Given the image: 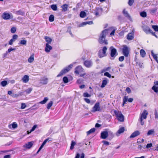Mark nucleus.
I'll list each match as a JSON object with an SVG mask.
<instances>
[{"mask_svg":"<svg viewBox=\"0 0 158 158\" xmlns=\"http://www.w3.org/2000/svg\"><path fill=\"white\" fill-rule=\"evenodd\" d=\"M128 99V96H124L123 98V103L122 105V106H123L126 103V102L127 101Z\"/></svg>","mask_w":158,"mask_h":158,"instance_id":"30","label":"nucleus"},{"mask_svg":"<svg viewBox=\"0 0 158 158\" xmlns=\"http://www.w3.org/2000/svg\"><path fill=\"white\" fill-rule=\"evenodd\" d=\"M140 55L142 57H144L146 55V52L143 49H141L140 51Z\"/></svg>","mask_w":158,"mask_h":158,"instance_id":"27","label":"nucleus"},{"mask_svg":"<svg viewBox=\"0 0 158 158\" xmlns=\"http://www.w3.org/2000/svg\"><path fill=\"white\" fill-rule=\"evenodd\" d=\"M123 12V14L124 15V16L128 18L130 17V15L128 13V12L127 11H126L125 10H124Z\"/></svg>","mask_w":158,"mask_h":158,"instance_id":"28","label":"nucleus"},{"mask_svg":"<svg viewBox=\"0 0 158 158\" xmlns=\"http://www.w3.org/2000/svg\"><path fill=\"white\" fill-rule=\"evenodd\" d=\"M104 145H108L109 144V143L106 141H102Z\"/></svg>","mask_w":158,"mask_h":158,"instance_id":"60","label":"nucleus"},{"mask_svg":"<svg viewBox=\"0 0 158 158\" xmlns=\"http://www.w3.org/2000/svg\"><path fill=\"white\" fill-rule=\"evenodd\" d=\"M16 14L18 15H20L22 16L24 14V13L21 10L16 11Z\"/></svg>","mask_w":158,"mask_h":158,"instance_id":"34","label":"nucleus"},{"mask_svg":"<svg viewBox=\"0 0 158 158\" xmlns=\"http://www.w3.org/2000/svg\"><path fill=\"white\" fill-rule=\"evenodd\" d=\"M18 35H14L13 36L12 39L15 41L18 38Z\"/></svg>","mask_w":158,"mask_h":158,"instance_id":"56","label":"nucleus"},{"mask_svg":"<svg viewBox=\"0 0 158 158\" xmlns=\"http://www.w3.org/2000/svg\"><path fill=\"white\" fill-rule=\"evenodd\" d=\"M115 30H116V29H114L110 33V35L111 36H112L114 35V33Z\"/></svg>","mask_w":158,"mask_h":158,"instance_id":"61","label":"nucleus"},{"mask_svg":"<svg viewBox=\"0 0 158 158\" xmlns=\"http://www.w3.org/2000/svg\"><path fill=\"white\" fill-rule=\"evenodd\" d=\"M93 64V62L91 60H87L84 62V65L87 68H90Z\"/></svg>","mask_w":158,"mask_h":158,"instance_id":"7","label":"nucleus"},{"mask_svg":"<svg viewBox=\"0 0 158 158\" xmlns=\"http://www.w3.org/2000/svg\"><path fill=\"white\" fill-rule=\"evenodd\" d=\"M49 21L51 22H52L54 21V16L53 15H51L49 17Z\"/></svg>","mask_w":158,"mask_h":158,"instance_id":"40","label":"nucleus"},{"mask_svg":"<svg viewBox=\"0 0 158 158\" xmlns=\"http://www.w3.org/2000/svg\"><path fill=\"white\" fill-rule=\"evenodd\" d=\"M104 75L105 76H107L109 78H110L111 77V75L108 72H106L104 74Z\"/></svg>","mask_w":158,"mask_h":158,"instance_id":"54","label":"nucleus"},{"mask_svg":"<svg viewBox=\"0 0 158 158\" xmlns=\"http://www.w3.org/2000/svg\"><path fill=\"white\" fill-rule=\"evenodd\" d=\"M68 5L66 4H64L61 6L62 8V11L65 12L66 11L68 10Z\"/></svg>","mask_w":158,"mask_h":158,"instance_id":"24","label":"nucleus"},{"mask_svg":"<svg viewBox=\"0 0 158 158\" xmlns=\"http://www.w3.org/2000/svg\"><path fill=\"white\" fill-rule=\"evenodd\" d=\"M123 54L126 57H128L129 54V48L126 45H124L122 49Z\"/></svg>","mask_w":158,"mask_h":158,"instance_id":"6","label":"nucleus"},{"mask_svg":"<svg viewBox=\"0 0 158 158\" xmlns=\"http://www.w3.org/2000/svg\"><path fill=\"white\" fill-rule=\"evenodd\" d=\"M143 31L147 34L152 32V30L147 26H144L142 27Z\"/></svg>","mask_w":158,"mask_h":158,"instance_id":"13","label":"nucleus"},{"mask_svg":"<svg viewBox=\"0 0 158 158\" xmlns=\"http://www.w3.org/2000/svg\"><path fill=\"white\" fill-rule=\"evenodd\" d=\"M126 91L127 92L128 94L131 93V91L129 87H127L126 88Z\"/></svg>","mask_w":158,"mask_h":158,"instance_id":"63","label":"nucleus"},{"mask_svg":"<svg viewBox=\"0 0 158 158\" xmlns=\"http://www.w3.org/2000/svg\"><path fill=\"white\" fill-rule=\"evenodd\" d=\"M50 141L49 139V138H47L45 139L43 142V143L42 144H44V145L47 142H49Z\"/></svg>","mask_w":158,"mask_h":158,"instance_id":"57","label":"nucleus"},{"mask_svg":"<svg viewBox=\"0 0 158 158\" xmlns=\"http://www.w3.org/2000/svg\"><path fill=\"white\" fill-rule=\"evenodd\" d=\"M91 95L87 93H85L83 94V96L85 97H90Z\"/></svg>","mask_w":158,"mask_h":158,"instance_id":"52","label":"nucleus"},{"mask_svg":"<svg viewBox=\"0 0 158 158\" xmlns=\"http://www.w3.org/2000/svg\"><path fill=\"white\" fill-rule=\"evenodd\" d=\"M21 94H14L13 93L11 96L14 97V98H17L19 97L20 95H21Z\"/></svg>","mask_w":158,"mask_h":158,"instance_id":"51","label":"nucleus"},{"mask_svg":"<svg viewBox=\"0 0 158 158\" xmlns=\"http://www.w3.org/2000/svg\"><path fill=\"white\" fill-rule=\"evenodd\" d=\"M85 101L88 103H90V100L88 98H85L84 99Z\"/></svg>","mask_w":158,"mask_h":158,"instance_id":"64","label":"nucleus"},{"mask_svg":"<svg viewBox=\"0 0 158 158\" xmlns=\"http://www.w3.org/2000/svg\"><path fill=\"white\" fill-rule=\"evenodd\" d=\"M108 31L109 30L107 29H105L102 31L99 35L98 40L99 43L106 45L108 44L107 41L106 40V37L109 32Z\"/></svg>","mask_w":158,"mask_h":158,"instance_id":"1","label":"nucleus"},{"mask_svg":"<svg viewBox=\"0 0 158 158\" xmlns=\"http://www.w3.org/2000/svg\"><path fill=\"white\" fill-rule=\"evenodd\" d=\"M157 10V8H155L153 9H152L150 10V13L152 14H154L156 12Z\"/></svg>","mask_w":158,"mask_h":158,"instance_id":"42","label":"nucleus"},{"mask_svg":"<svg viewBox=\"0 0 158 158\" xmlns=\"http://www.w3.org/2000/svg\"><path fill=\"white\" fill-rule=\"evenodd\" d=\"M152 146V143H148L147 145L146 148H149L151 147Z\"/></svg>","mask_w":158,"mask_h":158,"instance_id":"59","label":"nucleus"},{"mask_svg":"<svg viewBox=\"0 0 158 158\" xmlns=\"http://www.w3.org/2000/svg\"><path fill=\"white\" fill-rule=\"evenodd\" d=\"M75 142H74L73 141H72L71 144L70 149L71 150L73 149L74 148V146L75 145Z\"/></svg>","mask_w":158,"mask_h":158,"instance_id":"39","label":"nucleus"},{"mask_svg":"<svg viewBox=\"0 0 158 158\" xmlns=\"http://www.w3.org/2000/svg\"><path fill=\"white\" fill-rule=\"evenodd\" d=\"M84 70L81 66H78L75 69V73L77 74L84 72Z\"/></svg>","mask_w":158,"mask_h":158,"instance_id":"8","label":"nucleus"},{"mask_svg":"<svg viewBox=\"0 0 158 158\" xmlns=\"http://www.w3.org/2000/svg\"><path fill=\"white\" fill-rule=\"evenodd\" d=\"M151 54L152 56H153V58L156 60L157 62L158 63V57L156 54H155L153 52V50H152L151 51Z\"/></svg>","mask_w":158,"mask_h":158,"instance_id":"22","label":"nucleus"},{"mask_svg":"<svg viewBox=\"0 0 158 158\" xmlns=\"http://www.w3.org/2000/svg\"><path fill=\"white\" fill-rule=\"evenodd\" d=\"M114 111L118 121L121 122H123L124 119V117L121 112L119 111H117L116 110H114Z\"/></svg>","mask_w":158,"mask_h":158,"instance_id":"2","label":"nucleus"},{"mask_svg":"<svg viewBox=\"0 0 158 158\" xmlns=\"http://www.w3.org/2000/svg\"><path fill=\"white\" fill-rule=\"evenodd\" d=\"M63 80L65 83H67L69 81L68 79L66 77H64L63 78Z\"/></svg>","mask_w":158,"mask_h":158,"instance_id":"41","label":"nucleus"},{"mask_svg":"<svg viewBox=\"0 0 158 158\" xmlns=\"http://www.w3.org/2000/svg\"><path fill=\"white\" fill-rule=\"evenodd\" d=\"M124 128L123 127H121L116 133V135L117 136H119L121 134L123 133L124 132Z\"/></svg>","mask_w":158,"mask_h":158,"instance_id":"14","label":"nucleus"},{"mask_svg":"<svg viewBox=\"0 0 158 158\" xmlns=\"http://www.w3.org/2000/svg\"><path fill=\"white\" fill-rule=\"evenodd\" d=\"M140 16L143 17H145L147 16L146 13L145 11H143L140 13Z\"/></svg>","mask_w":158,"mask_h":158,"instance_id":"38","label":"nucleus"},{"mask_svg":"<svg viewBox=\"0 0 158 158\" xmlns=\"http://www.w3.org/2000/svg\"><path fill=\"white\" fill-rule=\"evenodd\" d=\"M33 145V142L31 141L28 142L23 146V147L27 148H30Z\"/></svg>","mask_w":158,"mask_h":158,"instance_id":"17","label":"nucleus"},{"mask_svg":"<svg viewBox=\"0 0 158 158\" xmlns=\"http://www.w3.org/2000/svg\"><path fill=\"white\" fill-rule=\"evenodd\" d=\"M154 129H152L148 131L147 134L148 135H149L154 134Z\"/></svg>","mask_w":158,"mask_h":158,"instance_id":"29","label":"nucleus"},{"mask_svg":"<svg viewBox=\"0 0 158 158\" xmlns=\"http://www.w3.org/2000/svg\"><path fill=\"white\" fill-rule=\"evenodd\" d=\"M107 82V79L106 78H105V79L102 81V83L101 87L102 88L104 87L106 85Z\"/></svg>","mask_w":158,"mask_h":158,"instance_id":"21","label":"nucleus"},{"mask_svg":"<svg viewBox=\"0 0 158 158\" xmlns=\"http://www.w3.org/2000/svg\"><path fill=\"white\" fill-rule=\"evenodd\" d=\"M134 2V0H129L128 4L129 6H131Z\"/></svg>","mask_w":158,"mask_h":158,"instance_id":"48","label":"nucleus"},{"mask_svg":"<svg viewBox=\"0 0 158 158\" xmlns=\"http://www.w3.org/2000/svg\"><path fill=\"white\" fill-rule=\"evenodd\" d=\"M139 132L138 131H136L131 134L130 136V138H134L139 135Z\"/></svg>","mask_w":158,"mask_h":158,"instance_id":"16","label":"nucleus"},{"mask_svg":"<svg viewBox=\"0 0 158 158\" xmlns=\"http://www.w3.org/2000/svg\"><path fill=\"white\" fill-rule=\"evenodd\" d=\"M134 38L133 34L131 33H129L127 35V39L128 40H132Z\"/></svg>","mask_w":158,"mask_h":158,"instance_id":"23","label":"nucleus"},{"mask_svg":"<svg viewBox=\"0 0 158 158\" xmlns=\"http://www.w3.org/2000/svg\"><path fill=\"white\" fill-rule=\"evenodd\" d=\"M83 80L81 79H79L77 80V82L78 84H81L83 82Z\"/></svg>","mask_w":158,"mask_h":158,"instance_id":"53","label":"nucleus"},{"mask_svg":"<svg viewBox=\"0 0 158 158\" xmlns=\"http://www.w3.org/2000/svg\"><path fill=\"white\" fill-rule=\"evenodd\" d=\"M124 56H122L119 57L118 60L122 62V61H123L124 60Z\"/></svg>","mask_w":158,"mask_h":158,"instance_id":"58","label":"nucleus"},{"mask_svg":"<svg viewBox=\"0 0 158 158\" xmlns=\"http://www.w3.org/2000/svg\"><path fill=\"white\" fill-rule=\"evenodd\" d=\"M53 102L52 101H50L47 104V108L48 109H50L51 107L52 106L53 104Z\"/></svg>","mask_w":158,"mask_h":158,"instance_id":"36","label":"nucleus"},{"mask_svg":"<svg viewBox=\"0 0 158 158\" xmlns=\"http://www.w3.org/2000/svg\"><path fill=\"white\" fill-rule=\"evenodd\" d=\"M34 60V55H32L28 59V62L29 63H31Z\"/></svg>","mask_w":158,"mask_h":158,"instance_id":"25","label":"nucleus"},{"mask_svg":"<svg viewBox=\"0 0 158 158\" xmlns=\"http://www.w3.org/2000/svg\"><path fill=\"white\" fill-rule=\"evenodd\" d=\"M7 84V81H2L1 83V84L2 86H5Z\"/></svg>","mask_w":158,"mask_h":158,"instance_id":"44","label":"nucleus"},{"mask_svg":"<svg viewBox=\"0 0 158 158\" xmlns=\"http://www.w3.org/2000/svg\"><path fill=\"white\" fill-rule=\"evenodd\" d=\"M29 76L28 75H24L22 79L23 81L25 83L27 82L29 80Z\"/></svg>","mask_w":158,"mask_h":158,"instance_id":"20","label":"nucleus"},{"mask_svg":"<svg viewBox=\"0 0 158 158\" xmlns=\"http://www.w3.org/2000/svg\"><path fill=\"white\" fill-rule=\"evenodd\" d=\"M95 130V128H93L90 130L89 131H87V135H88L94 132Z\"/></svg>","mask_w":158,"mask_h":158,"instance_id":"32","label":"nucleus"},{"mask_svg":"<svg viewBox=\"0 0 158 158\" xmlns=\"http://www.w3.org/2000/svg\"><path fill=\"white\" fill-rule=\"evenodd\" d=\"M52 47L49 45L48 43H47L46 44V47L45 48V51L47 52H49L50 50L52 49Z\"/></svg>","mask_w":158,"mask_h":158,"instance_id":"19","label":"nucleus"},{"mask_svg":"<svg viewBox=\"0 0 158 158\" xmlns=\"http://www.w3.org/2000/svg\"><path fill=\"white\" fill-rule=\"evenodd\" d=\"M108 134L107 131L102 132L101 134V137L103 139H106L108 136Z\"/></svg>","mask_w":158,"mask_h":158,"instance_id":"11","label":"nucleus"},{"mask_svg":"<svg viewBox=\"0 0 158 158\" xmlns=\"http://www.w3.org/2000/svg\"><path fill=\"white\" fill-rule=\"evenodd\" d=\"M154 114L155 118H158V114L156 110H155Z\"/></svg>","mask_w":158,"mask_h":158,"instance_id":"62","label":"nucleus"},{"mask_svg":"<svg viewBox=\"0 0 158 158\" xmlns=\"http://www.w3.org/2000/svg\"><path fill=\"white\" fill-rule=\"evenodd\" d=\"M111 49L110 56L112 57H115L116 55H115L116 53H117L116 50L113 48L112 47H110Z\"/></svg>","mask_w":158,"mask_h":158,"instance_id":"9","label":"nucleus"},{"mask_svg":"<svg viewBox=\"0 0 158 158\" xmlns=\"http://www.w3.org/2000/svg\"><path fill=\"white\" fill-rule=\"evenodd\" d=\"M40 83L43 84L45 85L47 84L48 82V79L45 77L42 78L40 79Z\"/></svg>","mask_w":158,"mask_h":158,"instance_id":"15","label":"nucleus"},{"mask_svg":"<svg viewBox=\"0 0 158 158\" xmlns=\"http://www.w3.org/2000/svg\"><path fill=\"white\" fill-rule=\"evenodd\" d=\"M92 112H95L96 111H100L101 109L100 106V103L99 102L96 103L91 110Z\"/></svg>","mask_w":158,"mask_h":158,"instance_id":"5","label":"nucleus"},{"mask_svg":"<svg viewBox=\"0 0 158 158\" xmlns=\"http://www.w3.org/2000/svg\"><path fill=\"white\" fill-rule=\"evenodd\" d=\"M32 89L31 88H29L25 90V92L27 94H29L32 91Z\"/></svg>","mask_w":158,"mask_h":158,"instance_id":"35","label":"nucleus"},{"mask_svg":"<svg viewBox=\"0 0 158 158\" xmlns=\"http://www.w3.org/2000/svg\"><path fill=\"white\" fill-rule=\"evenodd\" d=\"M12 126L13 128L15 129L17 127L18 125L16 123L14 122L12 124Z\"/></svg>","mask_w":158,"mask_h":158,"instance_id":"45","label":"nucleus"},{"mask_svg":"<svg viewBox=\"0 0 158 158\" xmlns=\"http://www.w3.org/2000/svg\"><path fill=\"white\" fill-rule=\"evenodd\" d=\"M86 15V13L84 11L81 12L80 16L82 18H84Z\"/></svg>","mask_w":158,"mask_h":158,"instance_id":"33","label":"nucleus"},{"mask_svg":"<svg viewBox=\"0 0 158 158\" xmlns=\"http://www.w3.org/2000/svg\"><path fill=\"white\" fill-rule=\"evenodd\" d=\"M37 127V125H34L33 127H32L31 129L30 132H29V131H27V132H28V134H29V133H30L31 132H32V131H34L35 130V128H36Z\"/></svg>","mask_w":158,"mask_h":158,"instance_id":"46","label":"nucleus"},{"mask_svg":"<svg viewBox=\"0 0 158 158\" xmlns=\"http://www.w3.org/2000/svg\"><path fill=\"white\" fill-rule=\"evenodd\" d=\"M152 89L155 92L157 93L158 92V87L154 86L152 87Z\"/></svg>","mask_w":158,"mask_h":158,"instance_id":"49","label":"nucleus"},{"mask_svg":"<svg viewBox=\"0 0 158 158\" xmlns=\"http://www.w3.org/2000/svg\"><path fill=\"white\" fill-rule=\"evenodd\" d=\"M44 39L46 40V41L48 43H51L52 42V40L49 37L47 36H45Z\"/></svg>","mask_w":158,"mask_h":158,"instance_id":"31","label":"nucleus"},{"mask_svg":"<svg viewBox=\"0 0 158 158\" xmlns=\"http://www.w3.org/2000/svg\"><path fill=\"white\" fill-rule=\"evenodd\" d=\"M16 31V28L15 27H12L11 29V32L12 33H15Z\"/></svg>","mask_w":158,"mask_h":158,"instance_id":"50","label":"nucleus"},{"mask_svg":"<svg viewBox=\"0 0 158 158\" xmlns=\"http://www.w3.org/2000/svg\"><path fill=\"white\" fill-rule=\"evenodd\" d=\"M26 107V105L25 103H22L21 104V109H25Z\"/></svg>","mask_w":158,"mask_h":158,"instance_id":"55","label":"nucleus"},{"mask_svg":"<svg viewBox=\"0 0 158 158\" xmlns=\"http://www.w3.org/2000/svg\"><path fill=\"white\" fill-rule=\"evenodd\" d=\"M73 66V65L72 64H70L67 67H66L65 68L63 69L57 75V77H59L61 76L62 75H63L64 74L69 71L72 69Z\"/></svg>","mask_w":158,"mask_h":158,"instance_id":"3","label":"nucleus"},{"mask_svg":"<svg viewBox=\"0 0 158 158\" xmlns=\"http://www.w3.org/2000/svg\"><path fill=\"white\" fill-rule=\"evenodd\" d=\"M107 48L106 46H104L102 48V50H100L98 52V56L100 58H102L104 56H106V52Z\"/></svg>","mask_w":158,"mask_h":158,"instance_id":"4","label":"nucleus"},{"mask_svg":"<svg viewBox=\"0 0 158 158\" xmlns=\"http://www.w3.org/2000/svg\"><path fill=\"white\" fill-rule=\"evenodd\" d=\"M51 8L54 11H56L57 10V7L56 5H52L51 6Z\"/></svg>","mask_w":158,"mask_h":158,"instance_id":"37","label":"nucleus"},{"mask_svg":"<svg viewBox=\"0 0 158 158\" xmlns=\"http://www.w3.org/2000/svg\"><path fill=\"white\" fill-rule=\"evenodd\" d=\"M152 28L154 29L155 31H158V26L156 25H152Z\"/></svg>","mask_w":158,"mask_h":158,"instance_id":"47","label":"nucleus"},{"mask_svg":"<svg viewBox=\"0 0 158 158\" xmlns=\"http://www.w3.org/2000/svg\"><path fill=\"white\" fill-rule=\"evenodd\" d=\"M2 17L5 20H8L10 19V15L9 13L4 12L2 15Z\"/></svg>","mask_w":158,"mask_h":158,"instance_id":"12","label":"nucleus"},{"mask_svg":"<svg viewBox=\"0 0 158 158\" xmlns=\"http://www.w3.org/2000/svg\"><path fill=\"white\" fill-rule=\"evenodd\" d=\"M148 114V113L147 111L146 110H144L140 117V118H141V119H146Z\"/></svg>","mask_w":158,"mask_h":158,"instance_id":"10","label":"nucleus"},{"mask_svg":"<svg viewBox=\"0 0 158 158\" xmlns=\"http://www.w3.org/2000/svg\"><path fill=\"white\" fill-rule=\"evenodd\" d=\"M48 100V97H45L44 98V99L43 101L39 102V103L41 104H45Z\"/></svg>","mask_w":158,"mask_h":158,"instance_id":"26","label":"nucleus"},{"mask_svg":"<svg viewBox=\"0 0 158 158\" xmlns=\"http://www.w3.org/2000/svg\"><path fill=\"white\" fill-rule=\"evenodd\" d=\"M93 23V22L92 21H89V22H85L82 23H81L79 25V27H83L86 25L88 24L89 25L92 24Z\"/></svg>","mask_w":158,"mask_h":158,"instance_id":"18","label":"nucleus"},{"mask_svg":"<svg viewBox=\"0 0 158 158\" xmlns=\"http://www.w3.org/2000/svg\"><path fill=\"white\" fill-rule=\"evenodd\" d=\"M20 44H21L24 45H26L27 41L25 40H21L20 41Z\"/></svg>","mask_w":158,"mask_h":158,"instance_id":"43","label":"nucleus"}]
</instances>
